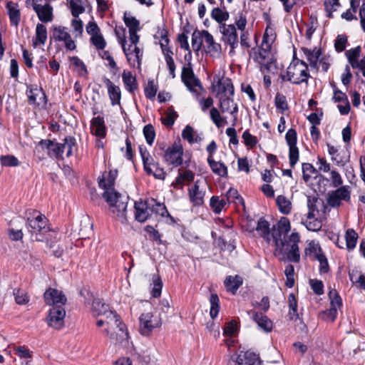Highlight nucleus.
<instances>
[{"label": "nucleus", "mask_w": 365, "mask_h": 365, "mask_svg": "<svg viewBox=\"0 0 365 365\" xmlns=\"http://www.w3.org/2000/svg\"><path fill=\"white\" fill-rule=\"evenodd\" d=\"M63 145H65V149H67L66 157L70 158L73 154V148H76V140L73 136H66L63 139Z\"/></svg>", "instance_id": "6e6d98bb"}, {"label": "nucleus", "mask_w": 365, "mask_h": 365, "mask_svg": "<svg viewBox=\"0 0 365 365\" xmlns=\"http://www.w3.org/2000/svg\"><path fill=\"white\" fill-rule=\"evenodd\" d=\"M26 215V227L31 235L32 240L42 242V235L50 230L47 218L36 210L27 211Z\"/></svg>", "instance_id": "f257e3e1"}, {"label": "nucleus", "mask_w": 365, "mask_h": 365, "mask_svg": "<svg viewBox=\"0 0 365 365\" xmlns=\"http://www.w3.org/2000/svg\"><path fill=\"white\" fill-rule=\"evenodd\" d=\"M217 87V96H233L235 88L232 80L229 78L219 79L216 85Z\"/></svg>", "instance_id": "2eb2a0df"}, {"label": "nucleus", "mask_w": 365, "mask_h": 365, "mask_svg": "<svg viewBox=\"0 0 365 365\" xmlns=\"http://www.w3.org/2000/svg\"><path fill=\"white\" fill-rule=\"evenodd\" d=\"M47 40V29L43 24H38L36 27L35 36L32 39L34 47L44 45Z\"/></svg>", "instance_id": "a878e982"}, {"label": "nucleus", "mask_w": 365, "mask_h": 365, "mask_svg": "<svg viewBox=\"0 0 365 365\" xmlns=\"http://www.w3.org/2000/svg\"><path fill=\"white\" fill-rule=\"evenodd\" d=\"M6 8L7 9L11 25L17 26L21 20V13L20 10L18 9V4L10 1L7 2Z\"/></svg>", "instance_id": "b1692460"}, {"label": "nucleus", "mask_w": 365, "mask_h": 365, "mask_svg": "<svg viewBox=\"0 0 365 365\" xmlns=\"http://www.w3.org/2000/svg\"><path fill=\"white\" fill-rule=\"evenodd\" d=\"M135 219L140 222H144L150 216L149 210H150V202H135Z\"/></svg>", "instance_id": "dca6fc26"}, {"label": "nucleus", "mask_w": 365, "mask_h": 365, "mask_svg": "<svg viewBox=\"0 0 365 365\" xmlns=\"http://www.w3.org/2000/svg\"><path fill=\"white\" fill-rule=\"evenodd\" d=\"M178 116V115L177 112H175L173 109H169L166 117L161 118L162 123L165 126L171 127L175 123V120Z\"/></svg>", "instance_id": "0e129e2a"}, {"label": "nucleus", "mask_w": 365, "mask_h": 365, "mask_svg": "<svg viewBox=\"0 0 365 365\" xmlns=\"http://www.w3.org/2000/svg\"><path fill=\"white\" fill-rule=\"evenodd\" d=\"M43 300L48 306H62L66 304L67 298L61 290L49 287L43 294Z\"/></svg>", "instance_id": "9b49d317"}, {"label": "nucleus", "mask_w": 365, "mask_h": 365, "mask_svg": "<svg viewBox=\"0 0 365 365\" xmlns=\"http://www.w3.org/2000/svg\"><path fill=\"white\" fill-rule=\"evenodd\" d=\"M317 170L311 163H304L302 164V178L304 182H308L311 175H317Z\"/></svg>", "instance_id": "8fccbe9b"}, {"label": "nucleus", "mask_w": 365, "mask_h": 365, "mask_svg": "<svg viewBox=\"0 0 365 365\" xmlns=\"http://www.w3.org/2000/svg\"><path fill=\"white\" fill-rule=\"evenodd\" d=\"M70 61L74 66L79 68V70L78 71L79 76H86L88 75V70L86 66L78 56L71 57Z\"/></svg>", "instance_id": "864d4df0"}, {"label": "nucleus", "mask_w": 365, "mask_h": 365, "mask_svg": "<svg viewBox=\"0 0 365 365\" xmlns=\"http://www.w3.org/2000/svg\"><path fill=\"white\" fill-rule=\"evenodd\" d=\"M269 31V28L267 27L263 35L262 41L260 46L266 47V46H269V48H272V44L274 41L276 36L272 29H270V34H268Z\"/></svg>", "instance_id": "e2e57ef3"}, {"label": "nucleus", "mask_w": 365, "mask_h": 365, "mask_svg": "<svg viewBox=\"0 0 365 365\" xmlns=\"http://www.w3.org/2000/svg\"><path fill=\"white\" fill-rule=\"evenodd\" d=\"M256 230L260 233L261 237L267 238L270 234V228L269 222L264 218L261 217L257 222Z\"/></svg>", "instance_id": "a18cd8bd"}, {"label": "nucleus", "mask_w": 365, "mask_h": 365, "mask_svg": "<svg viewBox=\"0 0 365 365\" xmlns=\"http://www.w3.org/2000/svg\"><path fill=\"white\" fill-rule=\"evenodd\" d=\"M226 204L227 201L225 199H220L218 196H212L210 198V205L216 214L220 213Z\"/></svg>", "instance_id": "79ce46f5"}, {"label": "nucleus", "mask_w": 365, "mask_h": 365, "mask_svg": "<svg viewBox=\"0 0 365 365\" xmlns=\"http://www.w3.org/2000/svg\"><path fill=\"white\" fill-rule=\"evenodd\" d=\"M110 311L109 305L100 299H95L92 303V312L94 317L106 316Z\"/></svg>", "instance_id": "2f4dec72"}, {"label": "nucleus", "mask_w": 365, "mask_h": 365, "mask_svg": "<svg viewBox=\"0 0 365 365\" xmlns=\"http://www.w3.org/2000/svg\"><path fill=\"white\" fill-rule=\"evenodd\" d=\"M242 278L239 275L228 276L225 278L224 284L227 292L235 294L239 287L242 284Z\"/></svg>", "instance_id": "cd10ccee"}, {"label": "nucleus", "mask_w": 365, "mask_h": 365, "mask_svg": "<svg viewBox=\"0 0 365 365\" xmlns=\"http://www.w3.org/2000/svg\"><path fill=\"white\" fill-rule=\"evenodd\" d=\"M33 9L36 13L39 20L43 23H48L53 21V7L49 4L45 5L33 4Z\"/></svg>", "instance_id": "ddd939ff"}, {"label": "nucleus", "mask_w": 365, "mask_h": 365, "mask_svg": "<svg viewBox=\"0 0 365 365\" xmlns=\"http://www.w3.org/2000/svg\"><path fill=\"white\" fill-rule=\"evenodd\" d=\"M66 28L64 26H55L53 28V36L56 41H64L66 38H68L70 34L66 31Z\"/></svg>", "instance_id": "09e8293b"}, {"label": "nucleus", "mask_w": 365, "mask_h": 365, "mask_svg": "<svg viewBox=\"0 0 365 365\" xmlns=\"http://www.w3.org/2000/svg\"><path fill=\"white\" fill-rule=\"evenodd\" d=\"M118 175L117 170H110L107 177L104 175L102 178H98V185L101 188L105 190V191L115 192L113 189L115 181Z\"/></svg>", "instance_id": "f3484780"}, {"label": "nucleus", "mask_w": 365, "mask_h": 365, "mask_svg": "<svg viewBox=\"0 0 365 365\" xmlns=\"http://www.w3.org/2000/svg\"><path fill=\"white\" fill-rule=\"evenodd\" d=\"M157 91V87L154 85V81L148 80L144 90L145 97L148 99H152L155 96Z\"/></svg>", "instance_id": "774afa93"}, {"label": "nucleus", "mask_w": 365, "mask_h": 365, "mask_svg": "<svg viewBox=\"0 0 365 365\" xmlns=\"http://www.w3.org/2000/svg\"><path fill=\"white\" fill-rule=\"evenodd\" d=\"M350 192L345 186L341 187L329 193L327 203L332 207L341 205V200L349 201Z\"/></svg>", "instance_id": "f8f14e48"}, {"label": "nucleus", "mask_w": 365, "mask_h": 365, "mask_svg": "<svg viewBox=\"0 0 365 365\" xmlns=\"http://www.w3.org/2000/svg\"><path fill=\"white\" fill-rule=\"evenodd\" d=\"M253 320L257 325L266 332H269L272 329V322L264 314L260 312H255Z\"/></svg>", "instance_id": "c85d7f7f"}, {"label": "nucleus", "mask_w": 365, "mask_h": 365, "mask_svg": "<svg viewBox=\"0 0 365 365\" xmlns=\"http://www.w3.org/2000/svg\"><path fill=\"white\" fill-rule=\"evenodd\" d=\"M139 152L143 160L144 170L148 175H150L153 173L152 166L154 165L155 160L145 147L140 146Z\"/></svg>", "instance_id": "bb28decb"}, {"label": "nucleus", "mask_w": 365, "mask_h": 365, "mask_svg": "<svg viewBox=\"0 0 365 365\" xmlns=\"http://www.w3.org/2000/svg\"><path fill=\"white\" fill-rule=\"evenodd\" d=\"M150 210L152 212H154L162 217L167 216L172 220V222H175L174 218L169 214L165 205L164 204L158 202L153 198L150 200Z\"/></svg>", "instance_id": "72a5a7b5"}, {"label": "nucleus", "mask_w": 365, "mask_h": 365, "mask_svg": "<svg viewBox=\"0 0 365 365\" xmlns=\"http://www.w3.org/2000/svg\"><path fill=\"white\" fill-rule=\"evenodd\" d=\"M105 320L107 325V328L105 329L104 331L108 335L111 329H115L118 327H123L124 323L120 320V317L114 311L110 310L106 316Z\"/></svg>", "instance_id": "412c9836"}, {"label": "nucleus", "mask_w": 365, "mask_h": 365, "mask_svg": "<svg viewBox=\"0 0 365 365\" xmlns=\"http://www.w3.org/2000/svg\"><path fill=\"white\" fill-rule=\"evenodd\" d=\"M361 52V48L360 46H358L354 48L347 50L345 53L348 61L353 68H356L358 66V59L360 57Z\"/></svg>", "instance_id": "f704fd0d"}, {"label": "nucleus", "mask_w": 365, "mask_h": 365, "mask_svg": "<svg viewBox=\"0 0 365 365\" xmlns=\"http://www.w3.org/2000/svg\"><path fill=\"white\" fill-rule=\"evenodd\" d=\"M13 294L14 296L16 303L19 305L26 304L30 300V297L27 293L21 289H14Z\"/></svg>", "instance_id": "c03bdc74"}, {"label": "nucleus", "mask_w": 365, "mask_h": 365, "mask_svg": "<svg viewBox=\"0 0 365 365\" xmlns=\"http://www.w3.org/2000/svg\"><path fill=\"white\" fill-rule=\"evenodd\" d=\"M346 247L349 250L355 248L358 240V234L353 229H348L345 235Z\"/></svg>", "instance_id": "ea45409f"}, {"label": "nucleus", "mask_w": 365, "mask_h": 365, "mask_svg": "<svg viewBox=\"0 0 365 365\" xmlns=\"http://www.w3.org/2000/svg\"><path fill=\"white\" fill-rule=\"evenodd\" d=\"M202 34H204L205 41L207 43L205 52L209 53L210 56L220 55L221 53V45L215 41L212 35L207 31L202 30Z\"/></svg>", "instance_id": "6ab92c4d"}, {"label": "nucleus", "mask_w": 365, "mask_h": 365, "mask_svg": "<svg viewBox=\"0 0 365 365\" xmlns=\"http://www.w3.org/2000/svg\"><path fill=\"white\" fill-rule=\"evenodd\" d=\"M64 150L65 145H63V143L53 142V145L52 147H51L48 154L51 158L63 159V153H64Z\"/></svg>", "instance_id": "37998d69"}, {"label": "nucleus", "mask_w": 365, "mask_h": 365, "mask_svg": "<svg viewBox=\"0 0 365 365\" xmlns=\"http://www.w3.org/2000/svg\"><path fill=\"white\" fill-rule=\"evenodd\" d=\"M103 82L108 88V94L112 106L120 105L121 91L119 86H115L109 78H103Z\"/></svg>", "instance_id": "4468645a"}, {"label": "nucleus", "mask_w": 365, "mask_h": 365, "mask_svg": "<svg viewBox=\"0 0 365 365\" xmlns=\"http://www.w3.org/2000/svg\"><path fill=\"white\" fill-rule=\"evenodd\" d=\"M277 227L278 230L275 231L274 230H273L272 235L273 236V233L274 232L277 235L279 242H280V240H282L281 239V234H287L290 230V222L289 219L284 217H282L277 223Z\"/></svg>", "instance_id": "e433bc0d"}, {"label": "nucleus", "mask_w": 365, "mask_h": 365, "mask_svg": "<svg viewBox=\"0 0 365 365\" xmlns=\"http://www.w3.org/2000/svg\"><path fill=\"white\" fill-rule=\"evenodd\" d=\"M207 163L215 174L223 178L227 177V168L223 163L210 158H207Z\"/></svg>", "instance_id": "473e14b6"}, {"label": "nucleus", "mask_w": 365, "mask_h": 365, "mask_svg": "<svg viewBox=\"0 0 365 365\" xmlns=\"http://www.w3.org/2000/svg\"><path fill=\"white\" fill-rule=\"evenodd\" d=\"M348 38L345 34H339L336 36L334 41V48L338 53L342 52L346 49Z\"/></svg>", "instance_id": "4d7b16f0"}, {"label": "nucleus", "mask_w": 365, "mask_h": 365, "mask_svg": "<svg viewBox=\"0 0 365 365\" xmlns=\"http://www.w3.org/2000/svg\"><path fill=\"white\" fill-rule=\"evenodd\" d=\"M276 203L279 207V210L282 214L288 215L290 213L292 204L284 195H278L276 199Z\"/></svg>", "instance_id": "4c0bfd02"}, {"label": "nucleus", "mask_w": 365, "mask_h": 365, "mask_svg": "<svg viewBox=\"0 0 365 365\" xmlns=\"http://www.w3.org/2000/svg\"><path fill=\"white\" fill-rule=\"evenodd\" d=\"M274 105L277 109L280 110L282 113L289 108L286 96L279 93H277L275 96Z\"/></svg>", "instance_id": "603ef678"}, {"label": "nucleus", "mask_w": 365, "mask_h": 365, "mask_svg": "<svg viewBox=\"0 0 365 365\" xmlns=\"http://www.w3.org/2000/svg\"><path fill=\"white\" fill-rule=\"evenodd\" d=\"M81 0H70V9L71 11V14L73 17L78 18L79 14H83L85 11V8L78 4V3H81Z\"/></svg>", "instance_id": "13d9d810"}, {"label": "nucleus", "mask_w": 365, "mask_h": 365, "mask_svg": "<svg viewBox=\"0 0 365 365\" xmlns=\"http://www.w3.org/2000/svg\"><path fill=\"white\" fill-rule=\"evenodd\" d=\"M143 134L148 144L151 145L155 138V131L151 124H148L143 128Z\"/></svg>", "instance_id": "680f3d73"}, {"label": "nucleus", "mask_w": 365, "mask_h": 365, "mask_svg": "<svg viewBox=\"0 0 365 365\" xmlns=\"http://www.w3.org/2000/svg\"><path fill=\"white\" fill-rule=\"evenodd\" d=\"M261 363L259 354L251 351H240L230 356L227 365H261Z\"/></svg>", "instance_id": "423d86ee"}, {"label": "nucleus", "mask_w": 365, "mask_h": 365, "mask_svg": "<svg viewBox=\"0 0 365 365\" xmlns=\"http://www.w3.org/2000/svg\"><path fill=\"white\" fill-rule=\"evenodd\" d=\"M307 206L309 208L307 219L309 220L314 219L316 213L319 214V207H322L324 210L326 208L324 201L322 199L310 196H309L307 199Z\"/></svg>", "instance_id": "4be33fe9"}, {"label": "nucleus", "mask_w": 365, "mask_h": 365, "mask_svg": "<svg viewBox=\"0 0 365 365\" xmlns=\"http://www.w3.org/2000/svg\"><path fill=\"white\" fill-rule=\"evenodd\" d=\"M103 197L112 208V212L123 222L126 221V210L129 197L118 192L104 191Z\"/></svg>", "instance_id": "f03ea898"}, {"label": "nucleus", "mask_w": 365, "mask_h": 365, "mask_svg": "<svg viewBox=\"0 0 365 365\" xmlns=\"http://www.w3.org/2000/svg\"><path fill=\"white\" fill-rule=\"evenodd\" d=\"M65 317V309L62 306H55L49 310L46 322L49 327L61 329L64 326Z\"/></svg>", "instance_id": "1a4fd4ad"}, {"label": "nucleus", "mask_w": 365, "mask_h": 365, "mask_svg": "<svg viewBox=\"0 0 365 365\" xmlns=\"http://www.w3.org/2000/svg\"><path fill=\"white\" fill-rule=\"evenodd\" d=\"M225 200L228 203H239L245 206V202L243 198L240 195L238 191L232 187H230L227 192Z\"/></svg>", "instance_id": "58836bf2"}, {"label": "nucleus", "mask_w": 365, "mask_h": 365, "mask_svg": "<svg viewBox=\"0 0 365 365\" xmlns=\"http://www.w3.org/2000/svg\"><path fill=\"white\" fill-rule=\"evenodd\" d=\"M289 303V313L288 316L290 320H297L299 319V314L297 312V300L295 295L291 293L288 296Z\"/></svg>", "instance_id": "c9c22d12"}, {"label": "nucleus", "mask_w": 365, "mask_h": 365, "mask_svg": "<svg viewBox=\"0 0 365 365\" xmlns=\"http://www.w3.org/2000/svg\"><path fill=\"white\" fill-rule=\"evenodd\" d=\"M210 302L211 304L210 315L212 319H215L220 311V299L217 294H212L210 295Z\"/></svg>", "instance_id": "49530a36"}, {"label": "nucleus", "mask_w": 365, "mask_h": 365, "mask_svg": "<svg viewBox=\"0 0 365 365\" xmlns=\"http://www.w3.org/2000/svg\"><path fill=\"white\" fill-rule=\"evenodd\" d=\"M233 96L220 97V108L222 113L229 112L234 115V120H237L236 114L238 112V107L233 102Z\"/></svg>", "instance_id": "aec40b11"}, {"label": "nucleus", "mask_w": 365, "mask_h": 365, "mask_svg": "<svg viewBox=\"0 0 365 365\" xmlns=\"http://www.w3.org/2000/svg\"><path fill=\"white\" fill-rule=\"evenodd\" d=\"M115 33L118 39L119 43L121 45L123 51L126 56L127 61H128V63L130 65L134 66L135 64L134 63L132 64L130 62L131 58H130V53H128V50L130 49L131 46H130L128 48H126V46H125V43H126V39H125V29L123 27L115 28Z\"/></svg>", "instance_id": "7c9ffc66"}, {"label": "nucleus", "mask_w": 365, "mask_h": 365, "mask_svg": "<svg viewBox=\"0 0 365 365\" xmlns=\"http://www.w3.org/2000/svg\"><path fill=\"white\" fill-rule=\"evenodd\" d=\"M220 31L222 34L223 41L231 47L230 54H234L235 48L238 46V36L235 26L232 24L226 25L223 24L220 26Z\"/></svg>", "instance_id": "9d476101"}, {"label": "nucleus", "mask_w": 365, "mask_h": 365, "mask_svg": "<svg viewBox=\"0 0 365 365\" xmlns=\"http://www.w3.org/2000/svg\"><path fill=\"white\" fill-rule=\"evenodd\" d=\"M299 158V149L295 146L289 147V165L292 168H293L295 165L297 163Z\"/></svg>", "instance_id": "69168bd1"}, {"label": "nucleus", "mask_w": 365, "mask_h": 365, "mask_svg": "<svg viewBox=\"0 0 365 365\" xmlns=\"http://www.w3.org/2000/svg\"><path fill=\"white\" fill-rule=\"evenodd\" d=\"M211 16L217 23L222 24L229 19V13L226 11H222L221 9L216 7L212 10Z\"/></svg>", "instance_id": "de8ad7c7"}, {"label": "nucleus", "mask_w": 365, "mask_h": 365, "mask_svg": "<svg viewBox=\"0 0 365 365\" xmlns=\"http://www.w3.org/2000/svg\"><path fill=\"white\" fill-rule=\"evenodd\" d=\"M90 40L91 43L98 50H103L106 46V42L101 32L93 35Z\"/></svg>", "instance_id": "bf43d9fd"}, {"label": "nucleus", "mask_w": 365, "mask_h": 365, "mask_svg": "<svg viewBox=\"0 0 365 365\" xmlns=\"http://www.w3.org/2000/svg\"><path fill=\"white\" fill-rule=\"evenodd\" d=\"M273 238L275 242L276 252L279 255H286L287 259L292 262L297 263L300 260V254L298 245L290 244L287 240L279 242L276 234L273 233Z\"/></svg>", "instance_id": "20e7f679"}, {"label": "nucleus", "mask_w": 365, "mask_h": 365, "mask_svg": "<svg viewBox=\"0 0 365 365\" xmlns=\"http://www.w3.org/2000/svg\"><path fill=\"white\" fill-rule=\"evenodd\" d=\"M202 38H204L202 31H200L195 29L193 31L192 34V47L195 52H198L202 48Z\"/></svg>", "instance_id": "a19ab883"}, {"label": "nucleus", "mask_w": 365, "mask_h": 365, "mask_svg": "<svg viewBox=\"0 0 365 365\" xmlns=\"http://www.w3.org/2000/svg\"><path fill=\"white\" fill-rule=\"evenodd\" d=\"M182 155L183 148L182 145L174 143L165 150L163 158L168 165L178 167L182 164Z\"/></svg>", "instance_id": "6e6552de"}, {"label": "nucleus", "mask_w": 365, "mask_h": 365, "mask_svg": "<svg viewBox=\"0 0 365 365\" xmlns=\"http://www.w3.org/2000/svg\"><path fill=\"white\" fill-rule=\"evenodd\" d=\"M140 332L143 336H149L155 328L162 324L159 317L154 316L153 313H143L140 318Z\"/></svg>", "instance_id": "0eeeda50"}, {"label": "nucleus", "mask_w": 365, "mask_h": 365, "mask_svg": "<svg viewBox=\"0 0 365 365\" xmlns=\"http://www.w3.org/2000/svg\"><path fill=\"white\" fill-rule=\"evenodd\" d=\"M334 3H336L334 0H325L324 2V9L327 13V16L329 19L333 17L332 13L336 11L337 7L341 6L339 0H338V4H334Z\"/></svg>", "instance_id": "338daca9"}, {"label": "nucleus", "mask_w": 365, "mask_h": 365, "mask_svg": "<svg viewBox=\"0 0 365 365\" xmlns=\"http://www.w3.org/2000/svg\"><path fill=\"white\" fill-rule=\"evenodd\" d=\"M181 80L187 90L197 97L200 96V90H202V86L200 79L195 76L192 66H185L182 68Z\"/></svg>", "instance_id": "39448f33"}, {"label": "nucleus", "mask_w": 365, "mask_h": 365, "mask_svg": "<svg viewBox=\"0 0 365 365\" xmlns=\"http://www.w3.org/2000/svg\"><path fill=\"white\" fill-rule=\"evenodd\" d=\"M251 51L253 53V60L259 64V68L262 72L264 71L269 72L272 70V68H277L275 65L276 58L269 46H266V47L260 46L258 49L252 48Z\"/></svg>", "instance_id": "7ed1b4c3"}, {"label": "nucleus", "mask_w": 365, "mask_h": 365, "mask_svg": "<svg viewBox=\"0 0 365 365\" xmlns=\"http://www.w3.org/2000/svg\"><path fill=\"white\" fill-rule=\"evenodd\" d=\"M199 180H197L192 188L189 189V197L191 202L195 206L203 204L205 192L199 189Z\"/></svg>", "instance_id": "393cba45"}, {"label": "nucleus", "mask_w": 365, "mask_h": 365, "mask_svg": "<svg viewBox=\"0 0 365 365\" xmlns=\"http://www.w3.org/2000/svg\"><path fill=\"white\" fill-rule=\"evenodd\" d=\"M123 21L125 26L128 28L129 31L140 30V21L134 16H128L125 13Z\"/></svg>", "instance_id": "052dcab7"}, {"label": "nucleus", "mask_w": 365, "mask_h": 365, "mask_svg": "<svg viewBox=\"0 0 365 365\" xmlns=\"http://www.w3.org/2000/svg\"><path fill=\"white\" fill-rule=\"evenodd\" d=\"M123 82L125 89L130 93H133L138 89L136 78L130 71H124L122 74Z\"/></svg>", "instance_id": "c756f323"}, {"label": "nucleus", "mask_w": 365, "mask_h": 365, "mask_svg": "<svg viewBox=\"0 0 365 365\" xmlns=\"http://www.w3.org/2000/svg\"><path fill=\"white\" fill-rule=\"evenodd\" d=\"M91 132L93 135L103 138L106 135V127L104 118L97 116L92 118L91 121Z\"/></svg>", "instance_id": "a211bd4d"}, {"label": "nucleus", "mask_w": 365, "mask_h": 365, "mask_svg": "<svg viewBox=\"0 0 365 365\" xmlns=\"http://www.w3.org/2000/svg\"><path fill=\"white\" fill-rule=\"evenodd\" d=\"M108 336H109L112 343L115 344H123L128 339V332L125 324H123V327H118L115 328V329H111Z\"/></svg>", "instance_id": "5701e85b"}, {"label": "nucleus", "mask_w": 365, "mask_h": 365, "mask_svg": "<svg viewBox=\"0 0 365 365\" xmlns=\"http://www.w3.org/2000/svg\"><path fill=\"white\" fill-rule=\"evenodd\" d=\"M153 287L151 291V294L153 297H158L161 294L163 287V282L158 275L154 274L152 277Z\"/></svg>", "instance_id": "3c124183"}, {"label": "nucleus", "mask_w": 365, "mask_h": 365, "mask_svg": "<svg viewBox=\"0 0 365 365\" xmlns=\"http://www.w3.org/2000/svg\"><path fill=\"white\" fill-rule=\"evenodd\" d=\"M0 162L1 165L5 167H16L19 165L17 158L11 155H1Z\"/></svg>", "instance_id": "5fc2aeb1"}]
</instances>
